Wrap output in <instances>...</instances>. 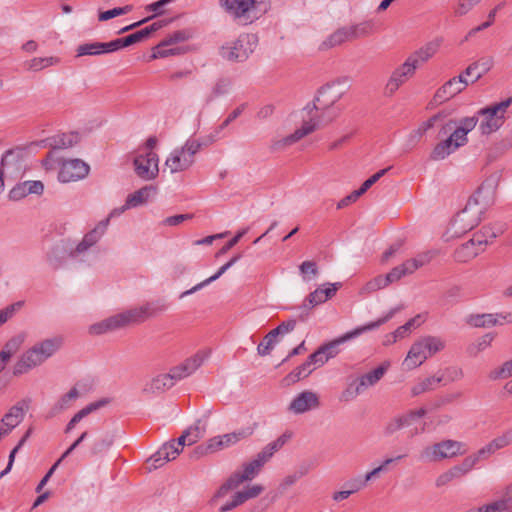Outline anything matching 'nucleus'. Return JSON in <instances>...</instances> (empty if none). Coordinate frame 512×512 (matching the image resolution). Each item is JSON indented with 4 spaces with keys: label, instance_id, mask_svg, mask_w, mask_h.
<instances>
[{
    "label": "nucleus",
    "instance_id": "1",
    "mask_svg": "<svg viewBox=\"0 0 512 512\" xmlns=\"http://www.w3.org/2000/svg\"><path fill=\"white\" fill-rule=\"evenodd\" d=\"M343 94L344 91L341 89L339 82H332L322 86L313 102V109L316 111L315 115L311 116L308 121H305L302 127L295 130L294 133L274 142L273 149L279 150L290 146L315 131L321 124L331 122L338 115V111L333 109V106L341 99Z\"/></svg>",
    "mask_w": 512,
    "mask_h": 512
},
{
    "label": "nucleus",
    "instance_id": "2",
    "mask_svg": "<svg viewBox=\"0 0 512 512\" xmlns=\"http://www.w3.org/2000/svg\"><path fill=\"white\" fill-rule=\"evenodd\" d=\"M495 181L493 179H486L476 190V192L470 196L467 201L465 208L456 214L453 221L450 224V230L454 235L464 234L472 230L478 225L480 219L478 215L482 212V209H477L470 215L473 207L482 204L483 207L492 202L495 194Z\"/></svg>",
    "mask_w": 512,
    "mask_h": 512
},
{
    "label": "nucleus",
    "instance_id": "3",
    "mask_svg": "<svg viewBox=\"0 0 512 512\" xmlns=\"http://www.w3.org/2000/svg\"><path fill=\"white\" fill-rule=\"evenodd\" d=\"M153 315V311L147 304L139 308H133L125 312L113 315L89 327L91 335H101L110 331L127 327L132 324H139Z\"/></svg>",
    "mask_w": 512,
    "mask_h": 512
},
{
    "label": "nucleus",
    "instance_id": "4",
    "mask_svg": "<svg viewBox=\"0 0 512 512\" xmlns=\"http://www.w3.org/2000/svg\"><path fill=\"white\" fill-rule=\"evenodd\" d=\"M219 3L228 14L244 24L252 23L269 7V3L264 0H219Z\"/></svg>",
    "mask_w": 512,
    "mask_h": 512
},
{
    "label": "nucleus",
    "instance_id": "5",
    "mask_svg": "<svg viewBox=\"0 0 512 512\" xmlns=\"http://www.w3.org/2000/svg\"><path fill=\"white\" fill-rule=\"evenodd\" d=\"M257 37L254 34H241L235 41L227 43L220 48L223 59L232 62H243L254 51Z\"/></svg>",
    "mask_w": 512,
    "mask_h": 512
},
{
    "label": "nucleus",
    "instance_id": "6",
    "mask_svg": "<svg viewBox=\"0 0 512 512\" xmlns=\"http://www.w3.org/2000/svg\"><path fill=\"white\" fill-rule=\"evenodd\" d=\"M511 104L512 97H508L499 103H494L479 110L478 114L482 116V120L479 124L481 133L488 135L498 130L503 125L505 112Z\"/></svg>",
    "mask_w": 512,
    "mask_h": 512
},
{
    "label": "nucleus",
    "instance_id": "7",
    "mask_svg": "<svg viewBox=\"0 0 512 512\" xmlns=\"http://www.w3.org/2000/svg\"><path fill=\"white\" fill-rule=\"evenodd\" d=\"M465 444L455 440H444L426 447L421 452V459L430 462L453 458L466 453Z\"/></svg>",
    "mask_w": 512,
    "mask_h": 512
},
{
    "label": "nucleus",
    "instance_id": "8",
    "mask_svg": "<svg viewBox=\"0 0 512 512\" xmlns=\"http://www.w3.org/2000/svg\"><path fill=\"white\" fill-rule=\"evenodd\" d=\"M393 314H394V312L390 311L384 317H382L376 321L370 322L366 325L357 327L353 331L347 332L343 336H341L327 344L320 346V348L323 351V353L325 354V357H328V360H329L330 358L335 357L339 353V345L340 344H342L352 338H355L364 332L371 331V330H374V329L380 327L382 324H384L388 320H390L392 318Z\"/></svg>",
    "mask_w": 512,
    "mask_h": 512
},
{
    "label": "nucleus",
    "instance_id": "9",
    "mask_svg": "<svg viewBox=\"0 0 512 512\" xmlns=\"http://www.w3.org/2000/svg\"><path fill=\"white\" fill-rule=\"evenodd\" d=\"M158 162V155L154 151L139 154L133 161L136 175L143 180L155 179L159 173Z\"/></svg>",
    "mask_w": 512,
    "mask_h": 512
},
{
    "label": "nucleus",
    "instance_id": "10",
    "mask_svg": "<svg viewBox=\"0 0 512 512\" xmlns=\"http://www.w3.org/2000/svg\"><path fill=\"white\" fill-rule=\"evenodd\" d=\"M416 70L415 66L406 59L403 64L392 71L385 85L384 94L389 97L393 96L405 82L415 75Z\"/></svg>",
    "mask_w": 512,
    "mask_h": 512
},
{
    "label": "nucleus",
    "instance_id": "11",
    "mask_svg": "<svg viewBox=\"0 0 512 512\" xmlns=\"http://www.w3.org/2000/svg\"><path fill=\"white\" fill-rule=\"evenodd\" d=\"M48 358V355H46V353H44L37 344H35L16 362L13 368V374L15 376L25 374L31 369L41 365Z\"/></svg>",
    "mask_w": 512,
    "mask_h": 512
},
{
    "label": "nucleus",
    "instance_id": "12",
    "mask_svg": "<svg viewBox=\"0 0 512 512\" xmlns=\"http://www.w3.org/2000/svg\"><path fill=\"white\" fill-rule=\"evenodd\" d=\"M89 170V165L83 160H65L61 163L58 179L63 183L78 181L85 178L88 175Z\"/></svg>",
    "mask_w": 512,
    "mask_h": 512
},
{
    "label": "nucleus",
    "instance_id": "13",
    "mask_svg": "<svg viewBox=\"0 0 512 512\" xmlns=\"http://www.w3.org/2000/svg\"><path fill=\"white\" fill-rule=\"evenodd\" d=\"M467 85L468 81L463 74L453 77L436 91L433 100L435 103H443L462 92Z\"/></svg>",
    "mask_w": 512,
    "mask_h": 512
},
{
    "label": "nucleus",
    "instance_id": "14",
    "mask_svg": "<svg viewBox=\"0 0 512 512\" xmlns=\"http://www.w3.org/2000/svg\"><path fill=\"white\" fill-rule=\"evenodd\" d=\"M31 400L26 398L19 401L12 406L9 411L3 416L0 425H3L4 430L10 433L16 426H18L29 409Z\"/></svg>",
    "mask_w": 512,
    "mask_h": 512
},
{
    "label": "nucleus",
    "instance_id": "15",
    "mask_svg": "<svg viewBox=\"0 0 512 512\" xmlns=\"http://www.w3.org/2000/svg\"><path fill=\"white\" fill-rule=\"evenodd\" d=\"M204 355L197 353L194 356L186 359L183 363L174 366L168 372L172 378L173 383L188 377L195 372L203 363Z\"/></svg>",
    "mask_w": 512,
    "mask_h": 512
},
{
    "label": "nucleus",
    "instance_id": "16",
    "mask_svg": "<svg viewBox=\"0 0 512 512\" xmlns=\"http://www.w3.org/2000/svg\"><path fill=\"white\" fill-rule=\"evenodd\" d=\"M427 411L424 408L410 410L409 412L391 419L384 428L386 435H392L398 430L410 426L415 419L422 418Z\"/></svg>",
    "mask_w": 512,
    "mask_h": 512
},
{
    "label": "nucleus",
    "instance_id": "17",
    "mask_svg": "<svg viewBox=\"0 0 512 512\" xmlns=\"http://www.w3.org/2000/svg\"><path fill=\"white\" fill-rule=\"evenodd\" d=\"M442 40L436 38L425 45L420 47L418 50L411 53L406 59L415 66L416 69L421 67L429 59H431L439 50Z\"/></svg>",
    "mask_w": 512,
    "mask_h": 512
},
{
    "label": "nucleus",
    "instance_id": "18",
    "mask_svg": "<svg viewBox=\"0 0 512 512\" xmlns=\"http://www.w3.org/2000/svg\"><path fill=\"white\" fill-rule=\"evenodd\" d=\"M263 491H264V487L260 484H255L253 486H249V487L245 488L242 491H238L232 496L231 501L225 503L224 505H222L219 508V512H228V511L242 505L249 499L258 497Z\"/></svg>",
    "mask_w": 512,
    "mask_h": 512
},
{
    "label": "nucleus",
    "instance_id": "19",
    "mask_svg": "<svg viewBox=\"0 0 512 512\" xmlns=\"http://www.w3.org/2000/svg\"><path fill=\"white\" fill-rule=\"evenodd\" d=\"M266 463V460L258 453L255 458L242 465V471H235L232 475L241 485L246 481L253 480L260 473Z\"/></svg>",
    "mask_w": 512,
    "mask_h": 512
},
{
    "label": "nucleus",
    "instance_id": "20",
    "mask_svg": "<svg viewBox=\"0 0 512 512\" xmlns=\"http://www.w3.org/2000/svg\"><path fill=\"white\" fill-rule=\"evenodd\" d=\"M110 222V217L100 221L94 229L87 232L82 241L76 246L75 253L80 254L87 251L90 247L94 246L104 235Z\"/></svg>",
    "mask_w": 512,
    "mask_h": 512
},
{
    "label": "nucleus",
    "instance_id": "21",
    "mask_svg": "<svg viewBox=\"0 0 512 512\" xmlns=\"http://www.w3.org/2000/svg\"><path fill=\"white\" fill-rule=\"evenodd\" d=\"M179 454L180 450H177L175 442L170 441L163 444L162 447L148 459V462L151 463L153 469H158L167 462L176 459Z\"/></svg>",
    "mask_w": 512,
    "mask_h": 512
},
{
    "label": "nucleus",
    "instance_id": "22",
    "mask_svg": "<svg viewBox=\"0 0 512 512\" xmlns=\"http://www.w3.org/2000/svg\"><path fill=\"white\" fill-rule=\"evenodd\" d=\"M179 454L180 450H177L175 442L170 441L163 444L162 447L148 459V462L151 463L153 469H158L167 462L176 459Z\"/></svg>",
    "mask_w": 512,
    "mask_h": 512
},
{
    "label": "nucleus",
    "instance_id": "23",
    "mask_svg": "<svg viewBox=\"0 0 512 512\" xmlns=\"http://www.w3.org/2000/svg\"><path fill=\"white\" fill-rule=\"evenodd\" d=\"M319 398L312 391H304L293 399L290 403L289 410L296 414L304 413L310 409L319 407Z\"/></svg>",
    "mask_w": 512,
    "mask_h": 512
},
{
    "label": "nucleus",
    "instance_id": "24",
    "mask_svg": "<svg viewBox=\"0 0 512 512\" xmlns=\"http://www.w3.org/2000/svg\"><path fill=\"white\" fill-rule=\"evenodd\" d=\"M194 163V158L187 156L181 148L173 150L166 159L165 165L171 173H177L187 170Z\"/></svg>",
    "mask_w": 512,
    "mask_h": 512
},
{
    "label": "nucleus",
    "instance_id": "25",
    "mask_svg": "<svg viewBox=\"0 0 512 512\" xmlns=\"http://www.w3.org/2000/svg\"><path fill=\"white\" fill-rule=\"evenodd\" d=\"M426 353L427 352L424 349L421 340L417 341L411 346L408 355L403 362V366L408 370L420 366L429 357Z\"/></svg>",
    "mask_w": 512,
    "mask_h": 512
},
{
    "label": "nucleus",
    "instance_id": "26",
    "mask_svg": "<svg viewBox=\"0 0 512 512\" xmlns=\"http://www.w3.org/2000/svg\"><path fill=\"white\" fill-rule=\"evenodd\" d=\"M512 507V484L508 486L500 500L480 506L473 512H506Z\"/></svg>",
    "mask_w": 512,
    "mask_h": 512
},
{
    "label": "nucleus",
    "instance_id": "27",
    "mask_svg": "<svg viewBox=\"0 0 512 512\" xmlns=\"http://www.w3.org/2000/svg\"><path fill=\"white\" fill-rule=\"evenodd\" d=\"M175 384L172 381L169 373L159 374L151 379L145 387L143 388V392L146 394H158L163 393L166 390L172 388Z\"/></svg>",
    "mask_w": 512,
    "mask_h": 512
},
{
    "label": "nucleus",
    "instance_id": "28",
    "mask_svg": "<svg viewBox=\"0 0 512 512\" xmlns=\"http://www.w3.org/2000/svg\"><path fill=\"white\" fill-rule=\"evenodd\" d=\"M444 117L442 113H438L430 117L427 121L423 122L417 129L413 130L407 139V146L412 149L414 148L424 134L434 127L435 123Z\"/></svg>",
    "mask_w": 512,
    "mask_h": 512
},
{
    "label": "nucleus",
    "instance_id": "29",
    "mask_svg": "<svg viewBox=\"0 0 512 512\" xmlns=\"http://www.w3.org/2000/svg\"><path fill=\"white\" fill-rule=\"evenodd\" d=\"M347 41H352L348 26L341 27L329 35L319 46V50L326 51L339 46Z\"/></svg>",
    "mask_w": 512,
    "mask_h": 512
},
{
    "label": "nucleus",
    "instance_id": "30",
    "mask_svg": "<svg viewBox=\"0 0 512 512\" xmlns=\"http://www.w3.org/2000/svg\"><path fill=\"white\" fill-rule=\"evenodd\" d=\"M188 38L185 31H175L167 38H165L158 46L155 48V52L152 55V58H164L170 54H173V50L164 49L165 46L179 43L185 41Z\"/></svg>",
    "mask_w": 512,
    "mask_h": 512
},
{
    "label": "nucleus",
    "instance_id": "31",
    "mask_svg": "<svg viewBox=\"0 0 512 512\" xmlns=\"http://www.w3.org/2000/svg\"><path fill=\"white\" fill-rule=\"evenodd\" d=\"M88 436V432H83L79 438L62 454V456L52 465V467L48 470V472L45 474V476L42 478V480L39 482V484L36 487V492H40L43 487L46 485L48 480L51 478L55 470L57 469L58 465L61 463L63 459H65L68 455H70Z\"/></svg>",
    "mask_w": 512,
    "mask_h": 512
},
{
    "label": "nucleus",
    "instance_id": "32",
    "mask_svg": "<svg viewBox=\"0 0 512 512\" xmlns=\"http://www.w3.org/2000/svg\"><path fill=\"white\" fill-rule=\"evenodd\" d=\"M78 397L79 392L77 388H71L69 392L61 396V398L50 408L46 417L53 418L60 414L64 410L68 409Z\"/></svg>",
    "mask_w": 512,
    "mask_h": 512
},
{
    "label": "nucleus",
    "instance_id": "33",
    "mask_svg": "<svg viewBox=\"0 0 512 512\" xmlns=\"http://www.w3.org/2000/svg\"><path fill=\"white\" fill-rule=\"evenodd\" d=\"M484 251L483 247L477 248L473 241L463 243L454 251V259L459 263H467Z\"/></svg>",
    "mask_w": 512,
    "mask_h": 512
},
{
    "label": "nucleus",
    "instance_id": "34",
    "mask_svg": "<svg viewBox=\"0 0 512 512\" xmlns=\"http://www.w3.org/2000/svg\"><path fill=\"white\" fill-rule=\"evenodd\" d=\"M154 190L152 186H144L139 190L129 194L125 201L124 206L121 208V211H125L126 209L138 207L148 201V198L151 192Z\"/></svg>",
    "mask_w": 512,
    "mask_h": 512
},
{
    "label": "nucleus",
    "instance_id": "35",
    "mask_svg": "<svg viewBox=\"0 0 512 512\" xmlns=\"http://www.w3.org/2000/svg\"><path fill=\"white\" fill-rule=\"evenodd\" d=\"M457 122L450 120L445 125H443L440 133L446 134L447 132L454 130L451 135L448 137V139H451L452 144L454 147L459 148L460 146H463L467 143V134L461 129L459 126H457Z\"/></svg>",
    "mask_w": 512,
    "mask_h": 512
},
{
    "label": "nucleus",
    "instance_id": "36",
    "mask_svg": "<svg viewBox=\"0 0 512 512\" xmlns=\"http://www.w3.org/2000/svg\"><path fill=\"white\" fill-rule=\"evenodd\" d=\"M108 401L105 399L90 403L80 411H78L68 422L65 428V433H69L77 423H79L84 417L88 416L90 413L96 411L97 409L103 407Z\"/></svg>",
    "mask_w": 512,
    "mask_h": 512
},
{
    "label": "nucleus",
    "instance_id": "37",
    "mask_svg": "<svg viewBox=\"0 0 512 512\" xmlns=\"http://www.w3.org/2000/svg\"><path fill=\"white\" fill-rule=\"evenodd\" d=\"M492 62L491 58H482L479 61L470 64L464 71V74L471 76L473 78L472 82H476L490 70Z\"/></svg>",
    "mask_w": 512,
    "mask_h": 512
},
{
    "label": "nucleus",
    "instance_id": "38",
    "mask_svg": "<svg viewBox=\"0 0 512 512\" xmlns=\"http://www.w3.org/2000/svg\"><path fill=\"white\" fill-rule=\"evenodd\" d=\"M240 255H236L234 256L230 261H228L226 264H224L223 266L220 267V269L211 277H209L208 279L202 281L201 283L195 285L194 287H192L191 289L183 292L181 294V298L187 296V295H190V294H193L195 293L196 291L200 290L201 288H203L204 286L208 285L209 283L217 280L222 274H224L232 265H234L239 259H240Z\"/></svg>",
    "mask_w": 512,
    "mask_h": 512
},
{
    "label": "nucleus",
    "instance_id": "39",
    "mask_svg": "<svg viewBox=\"0 0 512 512\" xmlns=\"http://www.w3.org/2000/svg\"><path fill=\"white\" fill-rule=\"evenodd\" d=\"M325 303L322 287H318L316 290L311 292L303 301L301 306L302 313L300 315V319L304 321L308 315V312L313 309L315 306Z\"/></svg>",
    "mask_w": 512,
    "mask_h": 512
},
{
    "label": "nucleus",
    "instance_id": "40",
    "mask_svg": "<svg viewBox=\"0 0 512 512\" xmlns=\"http://www.w3.org/2000/svg\"><path fill=\"white\" fill-rule=\"evenodd\" d=\"M414 271H416V265L414 262H408L405 261L399 266L394 267L388 274H386L385 280L387 281L388 285L400 280L402 277L412 274Z\"/></svg>",
    "mask_w": 512,
    "mask_h": 512
},
{
    "label": "nucleus",
    "instance_id": "41",
    "mask_svg": "<svg viewBox=\"0 0 512 512\" xmlns=\"http://www.w3.org/2000/svg\"><path fill=\"white\" fill-rule=\"evenodd\" d=\"M292 434L290 432H285L281 436H279L275 441L267 444L260 452V456L268 462L275 452L280 450L287 441L291 438Z\"/></svg>",
    "mask_w": 512,
    "mask_h": 512
},
{
    "label": "nucleus",
    "instance_id": "42",
    "mask_svg": "<svg viewBox=\"0 0 512 512\" xmlns=\"http://www.w3.org/2000/svg\"><path fill=\"white\" fill-rule=\"evenodd\" d=\"M442 382L443 378H438L437 375L427 377L413 385V387L411 388V395L413 397H416L425 392L432 391Z\"/></svg>",
    "mask_w": 512,
    "mask_h": 512
},
{
    "label": "nucleus",
    "instance_id": "43",
    "mask_svg": "<svg viewBox=\"0 0 512 512\" xmlns=\"http://www.w3.org/2000/svg\"><path fill=\"white\" fill-rule=\"evenodd\" d=\"M114 443V435L105 433L103 436L95 439L90 446V454L92 456H99L110 449Z\"/></svg>",
    "mask_w": 512,
    "mask_h": 512
},
{
    "label": "nucleus",
    "instance_id": "44",
    "mask_svg": "<svg viewBox=\"0 0 512 512\" xmlns=\"http://www.w3.org/2000/svg\"><path fill=\"white\" fill-rule=\"evenodd\" d=\"M222 448H224V447H223L221 437L216 436V437L210 438L205 444L197 446L193 451V455L196 458H199V457L207 455L209 453H214L216 451H219Z\"/></svg>",
    "mask_w": 512,
    "mask_h": 512
},
{
    "label": "nucleus",
    "instance_id": "45",
    "mask_svg": "<svg viewBox=\"0 0 512 512\" xmlns=\"http://www.w3.org/2000/svg\"><path fill=\"white\" fill-rule=\"evenodd\" d=\"M311 366L312 365L309 363V361L306 360L303 364H301L300 366L295 368L293 371H291L284 378V382L286 383V385L294 384V383L298 382L299 380L308 377L313 371V368H311Z\"/></svg>",
    "mask_w": 512,
    "mask_h": 512
},
{
    "label": "nucleus",
    "instance_id": "46",
    "mask_svg": "<svg viewBox=\"0 0 512 512\" xmlns=\"http://www.w3.org/2000/svg\"><path fill=\"white\" fill-rule=\"evenodd\" d=\"M385 372L386 367L379 366L374 370L362 375L360 378L357 379V382L364 391L367 387L376 384L384 376Z\"/></svg>",
    "mask_w": 512,
    "mask_h": 512
},
{
    "label": "nucleus",
    "instance_id": "47",
    "mask_svg": "<svg viewBox=\"0 0 512 512\" xmlns=\"http://www.w3.org/2000/svg\"><path fill=\"white\" fill-rule=\"evenodd\" d=\"M457 148L454 147V145L451 142V139H445L433 148L430 159L437 161V160H443L447 156H449L452 152H454Z\"/></svg>",
    "mask_w": 512,
    "mask_h": 512
},
{
    "label": "nucleus",
    "instance_id": "48",
    "mask_svg": "<svg viewBox=\"0 0 512 512\" xmlns=\"http://www.w3.org/2000/svg\"><path fill=\"white\" fill-rule=\"evenodd\" d=\"M60 62L58 57H35L30 61L26 62L25 65L28 70L38 72L47 67L56 65Z\"/></svg>",
    "mask_w": 512,
    "mask_h": 512
},
{
    "label": "nucleus",
    "instance_id": "49",
    "mask_svg": "<svg viewBox=\"0 0 512 512\" xmlns=\"http://www.w3.org/2000/svg\"><path fill=\"white\" fill-rule=\"evenodd\" d=\"M466 323L472 327L488 328L497 325V320L492 317V314H471L467 317Z\"/></svg>",
    "mask_w": 512,
    "mask_h": 512
},
{
    "label": "nucleus",
    "instance_id": "50",
    "mask_svg": "<svg viewBox=\"0 0 512 512\" xmlns=\"http://www.w3.org/2000/svg\"><path fill=\"white\" fill-rule=\"evenodd\" d=\"M166 24H167V21L159 20V21H156V22L152 23L151 25H149L139 31H136V32L130 34V35L132 36L135 43H140V42L148 39L154 32L161 29Z\"/></svg>",
    "mask_w": 512,
    "mask_h": 512
},
{
    "label": "nucleus",
    "instance_id": "51",
    "mask_svg": "<svg viewBox=\"0 0 512 512\" xmlns=\"http://www.w3.org/2000/svg\"><path fill=\"white\" fill-rule=\"evenodd\" d=\"M49 145L52 149H65L72 147L75 143H77V135L76 134H62L57 135L51 139H48Z\"/></svg>",
    "mask_w": 512,
    "mask_h": 512
},
{
    "label": "nucleus",
    "instance_id": "52",
    "mask_svg": "<svg viewBox=\"0 0 512 512\" xmlns=\"http://www.w3.org/2000/svg\"><path fill=\"white\" fill-rule=\"evenodd\" d=\"M38 347L43 350L48 357L54 355L62 346L63 338L61 336H56L53 338L45 339L41 342L36 343Z\"/></svg>",
    "mask_w": 512,
    "mask_h": 512
},
{
    "label": "nucleus",
    "instance_id": "53",
    "mask_svg": "<svg viewBox=\"0 0 512 512\" xmlns=\"http://www.w3.org/2000/svg\"><path fill=\"white\" fill-rule=\"evenodd\" d=\"M373 25L370 22H362L356 25L348 26L350 38L353 40L364 38L372 33Z\"/></svg>",
    "mask_w": 512,
    "mask_h": 512
},
{
    "label": "nucleus",
    "instance_id": "54",
    "mask_svg": "<svg viewBox=\"0 0 512 512\" xmlns=\"http://www.w3.org/2000/svg\"><path fill=\"white\" fill-rule=\"evenodd\" d=\"M388 286L384 275H378L368 281L360 290L361 295H368Z\"/></svg>",
    "mask_w": 512,
    "mask_h": 512
},
{
    "label": "nucleus",
    "instance_id": "55",
    "mask_svg": "<svg viewBox=\"0 0 512 512\" xmlns=\"http://www.w3.org/2000/svg\"><path fill=\"white\" fill-rule=\"evenodd\" d=\"M240 486V483L231 474L228 479L219 487L211 499V503H215L218 499L225 497L230 491Z\"/></svg>",
    "mask_w": 512,
    "mask_h": 512
},
{
    "label": "nucleus",
    "instance_id": "56",
    "mask_svg": "<svg viewBox=\"0 0 512 512\" xmlns=\"http://www.w3.org/2000/svg\"><path fill=\"white\" fill-rule=\"evenodd\" d=\"M76 56H96L103 54V48H101V42L84 43L77 47Z\"/></svg>",
    "mask_w": 512,
    "mask_h": 512
},
{
    "label": "nucleus",
    "instance_id": "57",
    "mask_svg": "<svg viewBox=\"0 0 512 512\" xmlns=\"http://www.w3.org/2000/svg\"><path fill=\"white\" fill-rule=\"evenodd\" d=\"M422 345L426 350L428 356H432L435 353L441 351L444 348V342L437 337L428 336L421 339Z\"/></svg>",
    "mask_w": 512,
    "mask_h": 512
},
{
    "label": "nucleus",
    "instance_id": "58",
    "mask_svg": "<svg viewBox=\"0 0 512 512\" xmlns=\"http://www.w3.org/2000/svg\"><path fill=\"white\" fill-rule=\"evenodd\" d=\"M23 340L20 337L11 338L3 347L0 352L1 358H5L8 361L11 357L19 350Z\"/></svg>",
    "mask_w": 512,
    "mask_h": 512
},
{
    "label": "nucleus",
    "instance_id": "59",
    "mask_svg": "<svg viewBox=\"0 0 512 512\" xmlns=\"http://www.w3.org/2000/svg\"><path fill=\"white\" fill-rule=\"evenodd\" d=\"M230 80L227 78L218 79L215 83L210 96L207 98V102L213 101L215 98L226 94L230 87Z\"/></svg>",
    "mask_w": 512,
    "mask_h": 512
},
{
    "label": "nucleus",
    "instance_id": "60",
    "mask_svg": "<svg viewBox=\"0 0 512 512\" xmlns=\"http://www.w3.org/2000/svg\"><path fill=\"white\" fill-rule=\"evenodd\" d=\"M512 443V431L509 430L505 432L503 435L493 439L489 444H487V449L492 450L493 453L501 448H504Z\"/></svg>",
    "mask_w": 512,
    "mask_h": 512
},
{
    "label": "nucleus",
    "instance_id": "61",
    "mask_svg": "<svg viewBox=\"0 0 512 512\" xmlns=\"http://www.w3.org/2000/svg\"><path fill=\"white\" fill-rule=\"evenodd\" d=\"M132 8L133 7L131 5H126L124 7H116L111 10L103 11L99 13L98 19L99 21H107L114 17L129 13Z\"/></svg>",
    "mask_w": 512,
    "mask_h": 512
},
{
    "label": "nucleus",
    "instance_id": "62",
    "mask_svg": "<svg viewBox=\"0 0 512 512\" xmlns=\"http://www.w3.org/2000/svg\"><path fill=\"white\" fill-rule=\"evenodd\" d=\"M299 270L305 280H310L311 278L316 277L319 273L317 263L309 260L302 262L299 266Z\"/></svg>",
    "mask_w": 512,
    "mask_h": 512
},
{
    "label": "nucleus",
    "instance_id": "63",
    "mask_svg": "<svg viewBox=\"0 0 512 512\" xmlns=\"http://www.w3.org/2000/svg\"><path fill=\"white\" fill-rule=\"evenodd\" d=\"M437 377L443 378L444 384H447L460 380L463 377V371L457 367H448Z\"/></svg>",
    "mask_w": 512,
    "mask_h": 512
},
{
    "label": "nucleus",
    "instance_id": "64",
    "mask_svg": "<svg viewBox=\"0 0 512 512\" xmlns=\"http://www.w3.org/2000/svg\"><path fill=\"white\" fill-rule=\"evenodd\" d=\"M491 379L508 378L512 376V360L506 361L500 368L490 372Z\"/></svg>",
    "mask_w": 512,
    "mask_h": 512
}]
</instances>
